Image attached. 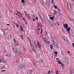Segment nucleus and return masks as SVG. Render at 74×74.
<instances>
[{"label":"nucleus","instance_id":"f257e3e1","mask_svg":"<svg viewBox=\"0 0 74 74\" xmlns=\"http://www.w3.org/2000/svg\"><path fill=\"white\" fill-rule=\"evenodd\" d=\"M68 8L69 10V11L70 12L72 11V8H71V4H70V3H68Z\"/></svg>","mask_w":74,"mask_h":74},{"label":"nucleus","instance_id":"f03ea898","mask_svg":"<svg viewBox=\"0 0 74 74\" xmlns=\"http://www.w3.org/2000/svg\"><path fill=\"white\" fill-rule=\"evenodd\" d=\"M40 18L41 19L42 21H45V18H44V16L43 14H41Z\"/></svg>","mask_w":74,"mask_h":74},{"label":"nucleus","instance_id":"7ed1b4c3","mask_svg":"<svg viewBox=\"0 0 74 74\" xmlns=\"http://www.w3.org/2000/svg\"><path fill=\"white\" fill-rule=\"evenodd\" d=\"M14 52V53H18V51H17V48L16 47H14V48H12Z\"/></svg>","mask_w":74,"mask_h":74},{"label":"nucleus","instance_id":"20e7f679","mask_svg":"<svg viewBox=\"0 0 74 74\" xmlns=\"http://www.w3.org/2000/svg\"><path fill=\"white\" fill-rule=\"evenodd\" d=\"M1 59H2L3 63H5V64H6V61L4 60V58L2 57L1 58Z\"/></svg>","mask_w":74,"mask_h":74},{"label":"nucleus","instance_id":"39448f33","mask_svg":"<svg viewBox=\"0 0 74 74\" xmlns=\"http://www.w3.org/2000/svg\"><path fill=\"white\" fill-rule=\"evenodd\" d=\"M37 45L38 46V47H39L40 48V49H41V44H40V43H39V42L37 40Z\"/></svg>","mask_w":74,"mask_h":74},{"label":"nucleus","instance_id":"423d86ee","mask_svg":"<svg viewBox=\"0 0 74 74\" xmlns=\"http://www.w3.org/2000/svg\"><path fill=\"white\" fill-rule=\"evenodd\" d=\"M23 67H24L23 65H21L19 66V68L20 69H23Z\"/></svg>","mask_w":74,"mask_h":74},{"label":"nucleus","instance_id":"0eeeda50","mask_svg":"<svg viewBox=\"0 0 74 74\" xmlns=\"http://www.w3.org/2000/svg\"><path fill=\"white\" fill-rule=\"evenodd\" d=\"M17 53L18 55H19V56H22V54L19 52L17 51Z\"/></svg>","mask_w":74,"mask_h":74},{"label":"nucleus","instance_id":"6e6552de","mask_svg":"<svg viewBox=\"0 0 74 74\" xmlns=\"http://www.w3.org/2000/svg\"><path fill=\"white\" fill-rule=\"evenodd\" d=\"M53 44L56 47H58V44L55 42H53Z\"/></svg>","mask_w":74,"mask_h":74},{"label":"nucleus","instance_id":"1a4fd4ad","mask_svg":"<svg viewBox=\"0 0 74 74\" xmlns=\"http://www.w3.org/2000/svg\"><path fill=\"white\" fill-rule=\"evenodd\" d=\"M32 50L35 53H36V50H35V49L34 48V47H33V46L32 47Z\"/></svg>","mask_w":74,"mask_h":74},{"label":"nucleus","instance_id":"9d476101","mask_svg":"<svg viewBox=\"0 0 74 74\" xmlns=\"http://www.w3.org/2000/svg\"><path fill=\"white\" fill-rule=\"evenodd\" d=\"M68 26L69 25H68V24H65L64 25V28H67V27H68Z\"/></svg>","mask_w":74,"mask_h":74},{"label":"nucleus","instance_id":"9b49d317","mask_svg":"<svg viewBox=\"0 0 74 74\" xmlns=\"http://www.w3.org/2000/svg\"><path fill=\"white\" fill-rule=\"evenodd\" d=\"M32 62L34 65H36V62H35L34 61V60H32Z\"/></svg>","mask_w":74,"mask_h":74},{"label":"nucleus","instance_id":"f8f14e48","mask_svg":"<svg viewBox=\"0 0 74 74\" xmlns=\"http://www.w3.org/2000/svg\"><path fill=\"white\" fill-rule=\"evenodd\" d=\"M49 2H46V5L47 7H49Z\"/></svg>","mask_w":74,"mask_h":74},{"label":"nucleus","instance_id":"ddd939ff","mask_svg":"<svg viewBox=\"0 0 74 74\" xmlns=\"http://www.w3.org/2000/svg\"><path fill=\"white\" fill-rule=\"evenodd\" d=\"M66 30H67V31H68V33H69V32H69V31H70V27H68L67 28Z\"/></svg>","mask_w":74,"mask_h":74},{"label":"nucleus","instance_id":"4468645a","mask_svg":"<svg viewBox=\"0 0 74 74\" xmlns=\"http://www.w3.org/2000/svg\"><path fill=\"white\" fill-rule=\"evenodd\" d=\"M28 74H32V71H31L29 70L27 71Z\"/></svg>","mask_w":74,"mask_h":74},{"label":"nucleus","instance_id":"2eb2a0df","mask_svg":"<svg viewBox=\"0 0 74 74\" xmlns=\"http://www.w3.org/2000/svg\"><path fill=\"white\" fill-rule=\"evenodd\" d=\"M44 40V41L45 42H47V39L45 38H43Z\"/></svg>","mask_w":74,"mask_h":74},{"label":"nucleus","instance_id":"dca6fc26","mask_svg":"<svg viewBox=\"0 0 74 74\" xmlns=\"http://www.w3.org/2000/svg\"><path fill=\"white\" fill-rule=\"evenodd\" d=\"M12 38V36L11 35H10L8 36V38L9 39H11Z\"/></svg>","mask_w":74,"mask_h":74},{"label":"nucleus","instance_id":"f3484780","mask_svg":"<svg viewBox=\"0 0 74 74\" xmlns=\"http://www.w3.org/2000/svg\"><path fill=\"white\" fill-rule=\"evenodd\" d=\"M58 14V12H57V11H56V10H54V16H55V14Z\"/></svg>","mask_w":74,"mask_h":74},{"label":"nucleus","instance_id":"a211bd4d","mask_svg":"<svg viewBox=\"0 0 74 74\" xmlns=\"http://www.w3.org/2000/svg\"><path fill=\"white\" fill-rule=\"evenodd\" d=\"M25 0H22L21 1L23 2V6H25V4H24V3H25V1H24Z\"/></svg>","mask_w":74,"mask_h":74},{"label":"nucleus","instance_id":"6ab92c4d","mask_svg":"<svg viewBox=\"0 0 74 74\" xmlns=\"http://www.w3.org/2000/svg\"><path fill=\"white\" fill-rule=\"evenodd\" d=\"M51 40L52 41H53V42H55V41L54 40L55 39L54 38H53V37H51Z\"/></svg>","mask_w":74,"mask_h":74},{"label":"nucleus","instance_id":"aec40b11","mask_svg":"<svg viewBox=\"0 0 74 74\" xmlns=\"http://www.w3.org/2000/svg\"><path fill=\"white\" fill-rule=\"evenodd\" d=\"M34 46L35 48H36V49H37V44H35L34 45Z\"/></svg>","mask_w":74,"mask_h":74},{"label":"nucleus","instance_id":"412c9836","mask_svg":"<svg viewBox=\"0 0 74 74\" xmlns=\"http://www.w3.org/2000/svg\"><path fill=\"white\" fill-rule=\"evenodd\" d=\"M50 25L51 26H54V24H53V23L51 22V24H50Z\"/></svg>","mask_w":74,"mask_h":74},{"label":"nucleus","instance_id":"4be33fe9","mask_svg":"<svg viewBox=\"0 0 74 74\" xmlns=\"http://www.w3.org/2000/svg\"><path fill=\"white\" fill-rule=\"evenodd\" d=\"M42 1L43 3L44 4H45L47 2V0H42Z\"/></svg>","mask_w":74,"mask_h":74},{"label":"nucleus","instance_id":"5701e85b","mask_svg":"<svg viewBox=\"0 0 74 74\" xmlns=\"http://www.w3.org/2000/svg\"><path fill=\"white\" fill-rule=\"evenodd\" d=\"M65 61L66 63H68V60H67V59L65 58Z\"/></svg>","mask_w":74,"mask_h":74},{"label":"nucleus","instance_id":"b1692460","mask_svg":"<svg viewBox=\"0 0 74 74\" xmlns=\"http://www.w3.org/2000/svg\"><path fill=\"white\" fill-rule=\"evenodd\" d=\"M50 19H51V20H53L54 19V18L53 17H49Z\"/></svg>","mask_w":74,"mask_h":74},{"label":"nucleus","instance_id":"393cba45","mask_svg":"<svg viewBox=\"0 0 74 74\" xmlns=\"http://www.w3.org/2000/svg\"><path fill=\"white\" fill-rule=\"evenodd\" d=\"M50 45V48L51 49H53V46H52V45L51 44Z\"/></svg>","mask_w":74,"mask_h":74},{"label":"nucleus","instance_id":"a878e982","mask_svg":"<svg viewBox=\"0 0 74 74\" xmlns=\"http://www.w3.org/2000/svg\"><path fill=\"white\" fill-rule=\"evenodd\" d=\"M58 62L59 63V64H61L62 63L61 62L60 60L58 61Z\"/></svg>","mask_w":74,"mask_h":74},{"label":"nucleus","instance_id":"bb28decb","mask_svg":"<svg viewBox=\"0 0 74 74\" xmlns=\"http://www.w3.org/2000/svg\"><path fill=\"white\" fill-rule=\"evenodd\" d=\"M16 45H18L19 43H18V42H16Z\"/></svg>","mask_w":74,"mask_h":74},{"label":"nucleus","instance_id":"cd10ccee","mask_svg":"<svg viewBox=\"0 0 74 74\" xmlns=\"http://www.w3.org/2000/svg\"><path fill=\"white\" fill-rule=\"evenodd\" d=\"M6 56H8V58H9L10 56V54H8L6 55Z\"/></svg>","mask_w":74,"mask_h":74},{"label":"nucleus","instance_id":"c85d7f7f","mask_svg":"<svg viewBox=\"0 0 74 74\" xmlns=\"http://www.w3.org/2000/svg\"><path fill=\"white\" fill-rule=\"evenodd\" d=\"M36 56L37 58H39V57H40V56H39L38 54H36Z\"/></svg>","mask_w":74,"mask_h":74},{"label":"nucleus","instance_id":"c756f323","mask_svg":"<svg viewBox=\"0 0 74 74\" xmlns=\"http://www.w3.org/2000/svg\"><path fill=\"white\" fill-rule=\"evenodd\" d=\"M55 55L54 54H53L52 55V58H55Z\"/></svg>","mask_w":74,"mask_h":74},{"label":"nucleus","instance_id":"7c9ffc66","mask_svg":"<svg viewBox=\"0 0 74 74\" xmlns=\"http://www.w3.org/2000/svg\"><path fill=\"white\" fill-rule=\"evenodd\" d=\"M61 64L62 66V67H63V68H64V64H63V63H62Z\"/></svg>","mask_w":74,"mask_h":74},{"label":"nucleus","instance_id":"2f4dec72","mask_svg":"<svg viewBox=\"0 0 74 74\" xmlns=\"http://www.w3.org/2000/svg\"><path fill=\"white\" fill-rule=\"evenodd\" d=\"M21 37L23 40L24 38H23V35L22 34H21Z\"/></svg>","mask_w":74,"mask_h":74},{"label":"nucleus","instance_id":"473e14b6","mask_svg":"<svg viewBox=\"0 0 74 74\" xmlns=\"http://www.w3.org/2000/svg\"><path fill=\"white\" fill-rule=\"evenodd\" d=\"M54 54H55V55H56V56H57V55L58 54V52L56 51L55 52Z\"/></svg>","mask_w":74,"mask_h":74},{"label":"nucleus","instance_id":"72a5a7b5","mask_svg":"<svg viewBox=\"0 0 74 74\" xmlns=\"http://www.w3.org/2000/svg\"><path fill=\"white\" fill-rule=\"evenodd\" d=\"M20 27H21V31H23V28H22V27L21 26Z\"/></svg>","mask_w":74,"mask_h":74},{"label":"nucleus","instance_id":"f704fd0d","mask_svg":"<svg viewBox=\"0 0 74 74\" xmlns=\"http://www.w3.org/2000/svg\"><path fill=\"white\" fill-rule=\"evenodd\" d=\"M59 58H56V60L57 62H58V61H59Z\"/></svg>","mask_w":74,"mask_h":74},{"label":"nucleus","instance_id":"c9c22d12","mask_svg":"<svg viewBox=\"0 0 74 74\" xmlns=\"http://www.w3.org/2000/svg\"><path fill=\"white\" fill-rule=\"evenodd\" d=\"M69 36H70V37H71V34H70V32H69Z\"/></svg>","mask_w":74,"mask_h":74},{"label":"nucleus","instance_id":"e433bc0d","mask_svg":"<svg viewBox=\"0 0 74 74\" xmlns=\"http://www.w3.org/2000/svg\"><path fill=\"white\" fill-rule=\"evenodd\" d=\"M46 42V44H50V42L49 41H48L47 42Z\"/></svg>","mask_w":74,"mask_h":74},{"label":"nucleus","instance_id":"4c0bfd02","mask_svg":"<svg viewBox=\"0 0 74 74\" xmlns=\"http://www.w3.org/2000/svg\"><path fill=\"white\" fill-rule=\"evenodd\" d=\"M54 6L55 7V8L56 9H57L58 8L57 7H56V6L55 5H54Z\"/></svg>","mask_w":74,"mask_h":74},{"label":"nucleus","instance_id":"58836bf2","mask_svg":"<svg viewBox=\"0 0 74 74\" xmlns=\"http://www.w3.org/2000/svg\"><path fill=\"white\" fill-rule=\"evenodd\" d=\"M27 38L30 42H31V40H30V38Z\"/></svg>","mask_w":74,"mask_h":74},{"label":"nucleus","instance_id":"ea45409f","mask_svg":"<svg viewBox=\"0 0 74 74\" xmlns=\"http://www.w3.org/2000/svg\"><path fill=\"white\" fill-rule=\"evenodd\" d=\"M5 68V66H2L1 67V69H4V68Z\"/></svg>","mask_w":74,"mask_h":74},{"label":"nucleus","instance_id":"a19ab883","mask_svg":"<svg viewBox=\"0 0 74 74\" xmlns=\"http://www.w3.org/2000/svg\"><path fill=\"white\" fill-rule=\"evenodd\" d=\"M36 33L38 34H39V32H38V30H36Z\"/></svg>","mask_w":74,"mask_h":74},{"label":"nucleus","instance_id":"79ce46f5","mask_svg":"<svg viewBox=\"0 0 74 74\" xmlns=\"http://www.w3.org/2000/svg\"><path fill=\"white\" fill-rule=\"evenodd\" d=\"M30 42V45L32 47H33V46L32 45V43H31V42Z\"/></svg>","mask_w":74,"mask_h":74},{"label":"nucleus","instance_id":"37998d69","mask_svg":"<svg viewBox=\"0 0 74 74\" xmlns=\"http://www.w3.org/2000/svg\"><path fill=\"white\" fill-rule=\"evenodd\" d=\"M64 39L66 41V42H67L68 41V40H67V38H65V39Z\"/></svg>","mask_w":74,"mask_h":74},{"label":"nucleus","instance_id":"c03bdc74","mask_svg":"<svg viewBox=\"0 0 74 74\" xmlns=\"http://www.w3.org/2000/svg\"><path fill=\"white\" fill-rule=\"evenodd\" d=\"M16 25L17 26V27H18L19 26V25L18 24L16 23Z\"/></svg>","mask_w":74,"mask_h":74},{"label":"nucleus","instance_id":"a18cd8bd","mask_svg":"<svg viewBox=\"0 0 74 74\" xmlns=\"http://www.w3.org/2000/svg\"><path fill=\"white\" fill-rule=\"evenodd\" d=\"M54 1L53 0H51V3L52 4H53V3Z\"/></svg>","mask_w":74,"mask_h":74},{"label":"nucleus","instance_id":"49530a36","mask_svg":"<svg viewBox=\"0 0 74 74\" xmlns=\"http://www.w3.org/2000/svg\"><path fill=\"white\" fill-rule=\"evenodd\" d=\"M72 34L73 37H74V33L73 32H72Z\"/></svg>","mask_w":74,"mask_h":74},{"label":"nucleus","instance_id":"de8ad7c7","mask_svg":"<svg viewBox=\"0 0 74 74\" xmlns=\"http://www.w3.org/2000/svg\"><path fill=\"white\" fill-rule=\"evenodd\" d=\"M60 25V23H59V22H58V23H57V25Z\"/></svg>","mask_w":74,"mask_h":74},{"label":"nucleus","instance_id":"09e8293b","mask_svg":"<svg viewBox=\"0 0 74 74\" xmlns=\"http://www.w3.org/2000/svg\"><path fill=\"white\" fill-rule=\"evenodd\" d=\"M14 42H16V39H14Z\"/></svg>","mask_w":74,"mask_h":74},{"label":"nucleus","instance_id":"8fccbe9b","mask_svg":"<svg viewBox=\"0 0 74 74\" xmlns=\"http://www.w3.org/2000/svg\"><path fill=\"white\" fill-rule=\"evenodd\" d=\"M51 22H49L48 23H49V24L50 25H51Z\"/></svg>","mask_w":74,"mask_h":74},{"label":"nucleus","instance_id":"3c124183","mask_svg":"<svg viewBox=\"0 0 74 74\" xmlns=\"http://www.w3.org/2000/svg\"><path fill=\"white\" fill-rule=\"evenodd\" d=\"M36 19H37V20H38V17H36Z\"/></svg>","mask_w":74,"mask_h":74},{"label":"nucleus","instance_id":"603ef678","mask_svg":"<svg viewBox=\"0 0 74 74\" xmlns=\"http://www.w3.org/2000/svg\"><path fill=\"white\" fill-rule=\"evenodd\" d=\"M0 63H1V59L0 58Z\"/></svg>","mask_w":74,"mask_h":74},{"label":"nucleus","instance_id":"864d4df0","mask_svg":"<svg viewBox=\"0 0 74 74\" xmlns=\"http://www.w3.org/2000/svg\"><path fill=\"white\" fill-rule=\"evenodd\" d=\"M58 10L60 11H62V10H60V9L58 8Z\"/></svg>","mask_w":74,"mask_h":74},{"label":"nucleus","instance_id":"5fc2aeb1","mask_svg":"<svg viewBox=\"0 0 74 74\" xmlns=\"http://www.w3.org/2000/svg\"><path fill=\"white\" fill-rule=\"evenodd\" d=\"M50 72H51V71H49L48 72V74H49Z\"/></svg>","mask_w":74,"mask_h":74},{"label":"nucleus","instance_id":"6e6d98bb","mask_svg":"<svg viewBox=\"0 0 74 74\" xmlns=\"http://www.w3.org/2000/svg\"><path fill=\"white\" fill-rule=\"evenodd\" d=\"M42 62V60H40V63H41V62Z\"/></svg>","mask_w":74,"mask_h":74},{"label":"nucleus","instance_id":"4d7b16f0","mask_svg":"<svg viewBox=\"0 0 74 74\" xmlns=\"http://www.w3.org/2000/svg\"><path fill=\"white\" fill-rule=\"evenodd\" d=\"M2 31L3 32H4V30L3 29H2Z\"/></svg>","mask_w":74,"mask_h":74},{"label":"nucleus","instance_id":"13d9d810","mask_svg":"<svg viewBox=\"0 0 74 74\" xmlns=\"http://www.w3.org/2000/svg\"><path fill=\"white\" fill-rule=\"evenodd\" d=\"M17 12H18V14H21V13H20V12L18 11H17Z\"/></svg>","mask_w":74,"mask_h":74},{"label":"nucleus","instance_id":"bf43d9fd","mask_svg":"<svg viewBox=\"0 0 74 74\" xmlns=\"http://www.w3.org/2000/svg\"><path fill=\"white\" fill-rule=\"evenodd\" d=\"M72 45H73V47H74V43H73Z\"/></svg>","mask_w":74,"mask_h":74},{"label":"nucleus","instance_id":"052dcab7","mask_svg":"<svg viewBox=\"0 0 74 74\" xmlns=\"http://www.w3.org/2000/svg\"><path fill=\"white\" fill-rule=\"evenodd\" d=\"M7 26H10V25L9 24H7Z\"/></svg>","mask_w":74,"mask_h":74},{"label":"nucleus","instance_id":"680f3d73","mask_svg":"<svg viewBox=\"0 0 74 74\" xmlns=\"http://www.w3.org/2000/svg\"><path fill=\"white\" fill-rule=\"evenodd\" d=\"M45 34H47V32H45Z\"/></svg>","mask_w":74,"mask_h":74},{"label":"nucleus","instance_id":"e2e57ef3","mask_svg":"<svg viewBox=\"0 0 74 74\" xmlns=\"http://www.w3.org/2000/svg\"><path fill=\"white\" fill-rule=\"evenodd\" d=\"M24 51H26V49H25V48H24Z\"/></svg>","mask_w":74,"mask_h":74},{"label":"nucleus","instance_id":"0e129e2a","mask_svg":"<svg viewBox=\"0 0 74 74\" xmlns=\"http://www.w3.org/2000/svg\"><path fill=\"white\" fill-rule=\"evenodd\" d=\"M38 29L39 30H40V29L39 28H38Z\"/></svg>","mask_w":74,"mask_h":74},{"label":"nucleus","instance_id":"69168bd1","mask_svg":"<svg viewBox=\"0 0 74 74\" xmlns=\"http://www.w3.org/2000/svg\"><path fill=\"white\" fill-rule=\"evenodd\" d=\"M25 24H27V21H25Z\"/></svg>","mask_w":74,"mask_h":74},{"label":"nucleus","instance_id":"338daca9","mask_svg":"<svg viewBox=\"0 0 74 74\" xmlns=\"http://www.w3.org/2000/svg\"><path fill=\"white\" fill-rule=\"evenodd\" d=\"M3 71L4 72H5V70H3Z\"/></svg>","mask_w":74,"mask_h":74},{"label":"nucleus","instance_id":"774afa93","mask_svg":"<svg viewBox=\"0 0 74 74\" xmlns=\"http://www.w3.org/2000/svg\"><path fill=\"white\" fill-rule=\"evenodd\" d=\"M33 21H35V19H33Z\"/></svg>","mask_w":74,"mask_h":74}]
</instances>
